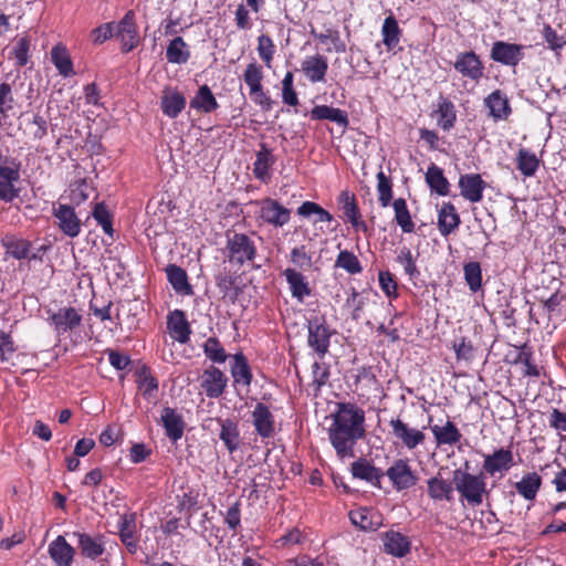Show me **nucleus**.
I'll return each mask as SVG.
<instances>
[{"label": "nucleus", "instance_id": "nucleus-12", "mask_svg": "<svg viewBox=\"0 0 566 566\" xmlns=\"http://www.w3.org/2000/svg\"><path fill=\"white\" fill-rule=\"evenodd\" d=\"M61 232L70 238H76L82 230V222L71 205L59 203L52 212Z\"/></svg>", "mask_w": 566, "mask_h": 566}, {"label": "nucleus", "instance_id": "nucleus-7", "mask_svg": "<svg viewBox=\"0 0 566 566\" xmlns=\"http://www.w3.org/2000/svg\"><path fill=\"white\" fill-rule=\"evenodd\" d=\"M397 492L409 490L418 483V475L407 459H397L384 473Z\"/></svg>", "mask_w": 566, "mask_h": 566}, {"label": "nucleus", "instance_id": "nucleus-35", "mask_svg": "<svg viewBox=\"0 0 566 566\" xmlns=\"http://www.w3.org/2000/svg\"><path fill=\"white\" fill-rule=\"evenodd\" d=\"M543 484L542 476L533 471L523 474L522 479L514 484V489L518 495L525 501L533 502Z\"/></svg>", "mask_w": 566, "mask_h": 566}, {"label": "nucleus", "instance_id": "nucleus-24", "mask_svg": "<svg viewBox=\"0 0 566 566\" xmlns=\"http://www.w3.org/2000/svg\"><path fill=\"white\" fill-rule=\"evenodd\" d=\"M167 328L170 336L178 343L186 344L190 340L191 327L182 310L169 312Z\"/></svg>", "mask_w": 566, "mask_h": 566}, {"label": "nucleus", "instance_id": "nucleus-26", "mask_svg": "<svg viewBox=\"0 0 566 566\" xmlns=\"http://www.w3.org/2000/svg\"><path fill=\"white\" fill-rule=\"evenodd\" d=\"M216 420L220 426L219 439L229 453L235 452L241 446L239 423L232 418H217Z\"/></svg>", "mask_w": 566, "mask_h": 566}, {"label": "nucleus", "instance_id": "nucleus-3", "mask_svg": "<svg viewBox=\"0 0 566 566\" xmlns=\"http://www.w3.org/2000/svg\"><path fill=\"white\" fill-rule=\"evenodd\" d=\"M227 258L231 264L243 266L253 263L258 249L252 235L234 230L226 231Z\"/></svg>", "mask_w": 566, "mask_h": 566}, {"label": "nucleus", "instance_id": "nucleus-25", "mask_svg": "<svg viewBox=\"0 0 566 566\" xmlns=\"http://www.w3.org/2000/svg\"><path fill=\"white\" fill-rule=\"evenodd\" d=\"M349 520L363 531H376L382 525V515L373 507L361 506L352 510Z\"/></svg>", "mask_w": 566, "mask_h": 566}, {"label": "nucleus", "instance_id": "nucleus-47", "mask_svg": "<svg viewBox=\"0 0 566 566\" xmlns=\"http://www.w3.org/2000/svg\"><path fill=\"white\" fill-rule=\"evenodd\" d=\"M31 38L28 34L17 36L13 40L10 57L14 59L18 69L25 66L30 61Z\"/></svg>", "mask_w": 566, "mask_h": 566}, {"label": "nucleus", "instance_id": "nucleus-33", "mask_svg": "<svg viewBox=\"0 0 566 566\" xmlns=\"http://www.w3.org/2000/svg\"><path fill=\"white\" fill-rule=\"evenodd\" d=\"M283 275L289 284L292 296L298 302L303 303L304 298L312 294L310 283L301 272L287 268L283 271Z\"/></svg>", "mask_w": 566, "mask_h": 566}, {"label": "nucleus", "instance_id": "nucleus-6", "mask_svg": "<svg viewBox=\"0 0 566 566\" xmlns=\"http://www.w3.org/2000/svg\"><path fill=\"white\" fill-rule=\"evenodd\" d=\"M48 322L57 336H64L77 331L83 322L78 310L72 306H63L57 311H48Z\"/></svg>", "mask_w": 566, "mask_h": 566}, {"label": "nucleus", "instance_id": "nucleus-34", "mask_svg": "<svg viewBox=\"0 0 566 566\" xmlns=\"http://www.w3.org/2000/svg\"><path fill=\"white\" fill-rule=\"evenodd\" d=\"M118 535L127 551L130 554H135L138 548L135 514H124L120 516L118 522Z\"/></svg>", "mask_w": 566, "mask_h": 566}, {"label": "nucleus", "instance_id": "nucleus-8", "mask_svg": "<svg viewBox=\"0 0 566 566\" xmlns=\"http://www.w3.org/2000/svg\"><path fill=\"white\" fill-rule=\"evenodd\" d=\"M389 427L397 443L407 450H415L424 443V432L420 429L409 427L400 417L391 418L389 420Z\"/></svg>", "mask_w": 566, "mask_h": 566}, {"label": "nucleus", "instance_id": "nucleus-28", "mask_svg": "<svg viewBox=\"0 0 566 566\" xmlns=\"http://www.w3.org/2000/svg\"><path fill=\"white\" fill-rule=\"evenodd\" d=\"M48 553L55 565L71 566L76 552L63 535H59L49 544Z\"/></svg>", "mask_w": 566, "mask_h": 566}, {"label": "nucleus", "instance_id": "nucleus-29", "mask_svg": "<svg viewBox=\"0 0 566 566\" xmlns=\"http://www.w3.org/2000/svg\"><path fill=\"white\" fill-rule=\"evenodd\" d=\"M186 97L176 88L166 87L160 98V108L169 118L178 117L186 107Z\"/></svg>", "mask_w": 566, "mask_h": 566}, {"label": "nucleus", "instance_id": "nucleus-36", "mask_svg": "<svg viewBox=\"0 0 566 566\" xmlns=\"http://www.w3.org/2000/svg\"><path fill=\"white\" fill-rule=\"evenodd\" d=\"M275 164V157L265 144L260 145L256 158L253 164V174L256 179L268 182L271 179V168Z\"/></svg>", "mask_w": 566, "mask_h": 566}, {"label": "nucleus", "instance_id": "nucleus-21", "mask_svg": "<svg viewBox=\"0 0 566 566\" xmlns=\"http://www.w3.org/2000/svg\"><path fill=\"white\" fill-rule=\"evenodd\" d=\"M73 536L77 538V548L83 557L97 559L105 552V543L103 535L92 536L84 532H74Z\"/></svg>", "mask_w": 566, "mask_h": 566}, {"label": "nucleus", "instance_id": "nucleus-54", "mask_svg": "<svg viewBox=\"0 0 566 566\" xmlns=\"http://www.w3.org/2000/svg\"><path fill=\"white\" fill-rule=\"evenodd\" d=\"M297 214L304 218L315 216V219L313 221L314 223L331 222L333 220V216L322 206L314 201H304L297 208Z\"/></svg>", "mask_w": 566, "mask_h": 566}, {"label": "nucleus", "instance_id": "nucleus-63", "mask_svg": "<svg viewBox=\"0 0 566 566\" xmlns=\"http://www.w3.org/2000/svg\"><path fill=\"white\" fill-rule=\"evenodd\" d=\"M256 51L265 66L271 67L275 54V44L270 35L261 34L258 38Z\"/></svg>", "mask_w": 566, "mask_h": 566}, {"label": "nucleus", "instance_id": "nucleus-19", "mask_svg": "<svg viewBox=\"0 0 566 566\" xmlns=\"http://www.w3.org/2000/svg\"><path fill=\"white\" fill-rule=\"evenodd\" d=\"M251 416L254 430L262 439H270L274 436L275 419L265 403L258 402Z\"/></svg>", "mask_w": 566, "mask_h": 566}, {"label": "nucleus", "instance_id": "nucleus-15", "mask_svg": "<svg viewBox=\"0 0 566 566\" xmlns=\"http://www.w3.org/2000/svg\"><path fill=\"white\" fill-rule=\"evenodd\" d=\"M337 202L340 206L344 219L348 221L356 231L367 232L368 227L361 219L356 196L348 190H344L338 195Z\"/></svg>", "mask_w": 566, "mask_h": 566}, {"label": "nucleus", "instance_id": "nucleus-27", "mask_svg": "<svg viewBox=\"0 0 566 566\" xmlns=\"http://www.w3.org/2000/svg\"><path fill=\"white\" fill-rule=\"evenodd\" d=\"M350 472L355 479L369 482L374 486L381 488V479L384 472L381 469L376 468L370 461L365 458H359L352 463Z\"/></svg>", "mask_w": 566, "mask_h": 566}, {"label": "nucleus", "instance_id": "nucleus-14", "mask_svg": "<svg viewBox=\"0 0 566 566\" xmlns=\"http://www.w3.org/2000/svg\"><path fill=\"white\" fill-rule=\"evenodd\" d=\"M483 105L489 111V117L495 123L507 120L512 114L506 93L499 88L484 97Z\"/></svg>", "mask_w": 566, "mask_h": 566}, {"label": "nucleus", "instance_id": "nucleus-11", "mask_svg": "<svg viewBox=\"0 0 566 566\" xmlns=\"http://www.w3.org/2000/svg\"><path fill=\"white\" fill-rule=\"evenodd\" d=\"M524 49L522 44L495 41L492 44L490 57L500 64L515 67L524 59Z\"/></svg>", "mask_w": 566, "mask_h": 566}, {"label": "nucleus", "instance_id": "nucleus-61", "mask_svg": "<svg viewBox=\"0 0 566 566\" xmlns=\"http://www.w3.org/2000/svg\"><path fill=\"white\" fill-rule=\"evenodd\" d=\"M93 218L102 227L103 231L113 237V218L104 202L95 203L92 212Z\"/></svg>", "mask_w": 566, "mask_h": 566}, {"label": "nucleus", "instance_id": "nucleus-58", "mask_svg": "<svg viewBox=\"0 0 566 566\" xmlns=\"http://www.w3.org/2000/svg\"><path fill=\"white\" fill-rule=\"evenodd\" d=\"M464 280L471 292L476 293L482 287V270L476 261L463 265Z\"/></svg>", "mask_w": 566, "mask_h": 566}, {"label": "nucleus", "instance_id": "nucleus-31", "mask_svg": "<svg viewBox=\"0 0 566 566\" xmlns=\"http://www.w3.org/2000/svg\"><path fill=\"white\" fill-rule=\"evenodd\" d=\"M461 219L452 202H443L438 210V229L442 237L447 238L460 226Z\"/></svg>", "mask_w": 566, "mask_h": 566}, {"label": "nucleus", "instance_id": "nucleus-17", "mask_svg": "<svg viewBox=\"0 0 566 566\" xmlns=\"http://www.w3.org/2000/svg\"><path fill=\"white\" fill-rule=\"evenodd\" d=\"M116 36L120 39L122 51L128 53L139 43V35L135 21V13L129 10L117 24Z\"/></svg>", "mask_w": 566, "mask_h": 566}, {"label": "nucleus", "instance_id": "nucleus-39", "mask_svg": "<svg viewBox=\"0 0 566 566\" xmlns=\"http://www.w3.org/2000/svg\"><path fill=\"white\" fill-rule=\"evenodd\" d=\"M437 125L444 132L452 129L457 122V111L453 102L448 97H440L437 109Z\"/></svg>", "mask_w": 566, "mask_h": 566}, {"label": "nucleus", "instance_id": "nucleus-41", "mask_svg": "<svg viewBox=\"0 0 566 566\" xmlns=\"http://www.w3.org/2000/svg\"><path fill=\"white\" fill-rule=\"evenodd\" d=\"M311 118L314 120H331L342 127H347L348 115L345 111L328 105H316L310 112Z\"/></svg>", "mask_w": 566, "mask_h": 566}, {"label": "nucleus", "instance_id": "nucleus-57", "mask_svg": "<svg viewBox=\"0 0 566 566\" xmlns=\"http://www.w3.org/2000/svg\"><path fill=\"white\" fill-rule=\"evenodd\" d=\"M335 268L343 269L352 275L359 274L363 271V266L358 258L348 250L339 251L335 261Z\"/></svg>", "mask_w": 566, "mask_h": 566}, {"label": "nucleus", "instance_id": "nucleus-23", "mask_svg": "<svg viewBox=\"0 0 566 566\" xmlns=\"http://www.w3.org/2000/svg\"><path fill=\"white\" fill-rule=\"evenodd\" d=\"M135 377L137 390L143 398L149 402L155 401L157 399L159 381L151 374L150 368L147 365H142L136 369Z\"/></svg>", "mask_w": 566, "mask_h": 566}, {"label": "nucleus", "instance_id": "nucleus-16", "mask_svg": "<svg viewBox=\"0 0 566 566\" xmlns=\"http://www.w3.org/2000/svg\"><path fill=\"white\" fill-rule=\"evenodd\" d=\"M458 187L463 199L476 203L483 200V192L488 184L480 174L471 172L460 175Z\"/></svg>", "mask_w": 566, "mask_h": 566}, {"label": "nucleus", "instance_id": "nucleus-55", "mask_svg": "<svg viewBox=\"0 0 566 566\" xmlns=\"http://www.w3.org/2000/svg\"><path fill=\"white\" fill-rule=\"evenodd\" d=\"M49 124L40 113L33 114L31 119L25 122L24 133L33 140H41L48 135Z\"/></svg>", "mask_w": 566, "mask_h": 566}, {"label": "nucleus", "instance_id": "nucleus-13", "mask_svg": "<svg viewBox=\"0 0 566 566\" xmlns=\"http://www.w3.org/2000/svg\"><path fill=\"white\" fill-rule=\"evenodd\" d=\"M514 465V455L511 448H500L490 454L483 455L482 470L490 476L507 472Z\"/></svg>", "mask_w": 566, "mask_h": 566}, {"label": "nucleus", "instance_id": "nucleus-22", "mask_svg": "<svg viewBox=\"0 0 566 566\" xmlns=\"http://www.w3.org/2000/svg\"><path fill=\"white\" fill-rule=\"evenodd\" d=\"M261 219L274 227H283L291 219V211L274 199H265L260 210Z\"/></svg>", "mask_w": 566, "mask_h": 566}, {"label": "nucleus", "instance_id": "nucleus-5", "mask_svg": "<svg viewBox=\"0 0 566 566\" xmlns=\"http://www.w3.org/2000/svg\"><path fill=\"white\" fill-rule=\"evenodd\" d=\"M1 243L4 248L6 254L19 261H42L43 254L48 250L43 244L38 249H33L30 240L17 235H6L1 240Z\"/></svg>", "mask_w": 566, "mask_h": 566}, {"label": "nucleus", "instance_id": "nucleus-32", "mask_svg": "<svg viewBox=\"0 0 566 566\" xmlns=\"http://www.w3.org/2000/svg\"><path fill=\"white\" fill-rule=\"evenodd\" d=\"M161 423L166 436L174 442L181 439L185 430L182 416L176 409L165 407L161 411Z\"/></svg>", "mask_w": 566, "mask_h": 566}, {"label": "nucleus", "instance_id": "nucleus-62", "mask_svg": "<svg viewBox=\"0 0 566 566\" xmlns=\"http://www.w3.org/2000/svg\"><path fill=\"white\" fill-rule=\"evenodd\" d=\"M514 363L522 364L525 367L523 371L524 376L539 377V369L533 361V353L526 345L520 348Z\"/></svg>", "mask_w": 566, "mask_h": 566}, {"label": "nucleus", "instance_id": "nucleus-1", "mask_svg": "<svg viewBox=\"0 0 566 566\" xmlns=\"http://www.w3.org/2000/svg\"><path fill=\"white\" fill-rule=\"evenodd\" d=\"M365 433V411L355 403L339 402L328 428V439L337 457L353 458L354 448Z\"/></svg>", "mask_w": 566, "mask_h": 566}, {"label": "nucleus", "instance_id": "nucleus-42", "mask_svg": "<svg viewBox=\"0 0 566 566\" xmlns=\"http://www.w3.org/2000/svg\"><path fill=\"white\" fill-rule=\"evenodd\" d=\"M166 273L169 283L177 293L182 295L193 294V289L188 282L187 272L182 268L176 264H169L166 269Z\"/></svg>", "mask_w": 566, "mask_h": 566}, {"label": "nucleus", "instance_id": "nucleus-40", "mask_svg": "<svg viewBox=\"0 0 566 566\" xmlns=\"http://www.w3.org/2000/svg\"><path fill=\"white\" fill-rule=\"evenodd\" d=\"M190 107L199 113L209 114L219 108V103L211 88L207 84H203L190 99Z\"/></svg>", "mask_w": 566, "mask_h": 566}, {"label": "nucleus", "instance_id": "nucleus-2", "mask_svg": "<svg viewBox=\"0 0 566 566\" xmlns=\"http://www.w3.org/2000/svg\"><path fill=\"white\" fill-rule=\"evenodd\" d=\"M452 481L460 500L472 507L480 506L489 494L483 472L473 474L467 470L455 469L452 472Z\"/></svg>", "mask_w": 566, "mask_h": 566}, {"label": "nucleus", "instance_id": "nucleus-10", "mask_svg": "<svg viewBox=\"0 0 566 566\" xmlns=\"http://www.w3.org/2000/svg\"><path fill=\"white\" fill-rule=\"evenodd\" d=\"M227 375L218 367L211 365L203 369L200 376V387L208 398H220L228 386Z\"/></svg>", "mask_w": 566, "mask_h": 566}, {"label": "nucleus", "instance_id": "nucleus-30", "mask_svg": "<svg viewBox=\"0 0 566 566\" xmlns=\"http://www.w3.org/2000/svg\"><path fill=\"white\" fill-rule=\"evenodd\" d=\"M301 70L310 82H325V76L328 70L327 57L322 54L307 56L303 60Z\"/></svg>", "mask_w": 566, "mask_h": 566}, {"label": "nucleus", "instance_id": "nucleus-50", "mask_svg": "<svg viewBox=\"0 0 566 566\" xmlns=\"http://www.w3.org/2000/svg\"><path fill=\"white\" fill-rule=\"evenodd\" d=\"M231 375L235 384L249 387L253 375L245 356L242 353L234 355V364L231 367Z\"/></svg>", "mask_w": 566, "mask_h": 566}, {"label": "nucleus", "instance_id": "nucleus-46", "mask_svg": "<svg viewBox=\"0 0 566 566\" xmlns=\"http://www.w3.org/2000/svg\"><path fill=\"white\" fill-rule=\"evenodd\" d=\"M51 61L63 77H70L75 74L73 62L67 49L62 44H56L51 50Z\"/></svg>", "mask_w": 566, "mask_h": 566}, {"label": "nucleus", "instance_id": "nucleus-38", "mask_svg": "<svg viewBox=\"0 0 566 566\" xmlns=\"http://www.w3.org/2000/svg\"><path fill=\"white\" fill-rule=\"evenodd\" d=\"M384 547L386 553L396 557H403L410 552L411 543L406 535L389 531L384 535Z\"/></svg>", "mask_w": 566, "mask_h": 566}, {"label": "nucleus", "instance_id": "nucleus-45", "mask_svg": "<svg viewBox=\"0 0 566 566\" xmlns=\"http://www.w3.org/2000/svg\"><path fill=\"white\" fill-rule=\"evenodd\" d=\"M189 45L181 36L174 38L167 45L166 59L172 64H186L190 59Z\"/></svg>", "mask_w": 566, "mask_h": 566}, {"label": "nucleus", "instance_id": "nucleus-56", "mask_svg": "<svg viewBox=\"0 0 566 566\" xmlns=\"http://www.w3.org/2000/svg\"><path fill=\"white\" fill-rule=\"evenodd\" d=\"M311 35L323 44L331 42L334 51L337 53L346 52V44L342 40L339 31L335 28H328L325 32L319 33L312 29Z\"/></svg>", "mask_w": 566, "mask_h": 566}, {"label": "nucleus", "instance_id": "nucleus-64", "mask_svg": "<svg viewBox=\"0 0 566 566\" xmlns=\"http://www.w3.org/2000/svg\"><path fill=\"white\" fill-rule=\"evenodd\" d=\"M243 80L251 92H258L259 86L262 85L263 80L262 66L259 65L256 62L249 63L243 73Z\"/></svg>", "mask_w": 566, "mask_h": 566}, {"label": "nucleus", "instance_id": "nucleus-59", "mask_svg": "<svg viewBox=\"0 0 566 566\" xmlns=\"http://www.w3.org/2000/svg\"><path fill=\"white\" fill-rule=\"evenodd\" d=\"M202 350L208 359L217 364H223L228 355L217 337H209L202 345Z\"/></svg>", "mask_w": 566, "mask_h": 566}, {"label": "nucleus", "instance_id": "nucleus-48", "mask_svg": "<svg viewBox=\"0 0 566 566\" xmlns=\"http://www.w3.org/2000/svg\"><path fill=\"white\" fill-rule=\"evenodd\" d=\"M541 34L546 43V48L551 50L556 57H559L566 46V35L559 34L549 23L543 24Z\"/></svg>", "mask_w": 566, "mask_h": 566}, {"label": "nucleus", "instance_id": "nucleus-53", "mask_svg": "<svg viewBox=\"0 0 566 566\" xmlns=\"http://www.w3.org/2000/svg\"><path fill=\"white\" fill-rule=\"evenodd\" d=\"M516 163L517 169L524 177H533L539 167V160L536 155L526 148L518 150Z\"/></svg>", "mask_w": 566, "mask_h": 566}, {"label": "nucleus", "instance_id": "nucleus-4", "mask_svg": "<svg viewBox=\"0 0 566 566\" xmlns=\"http://www.w3.org/2000/svg\"><path fill=\"white\" fill-rule=\"evenodd\" d=\"M20 169L21 164L15 158L0 160V200L12 202L19 196L15 184L20 180Z\"/></svg>", "mask_w": 566, "mask_h": 566}, {"label": "nucleus", "instance_id": "nucleus-60", "mask_svg": "<svg viewBox=\"0 0 566 566\" xmlns=\"http://www.w3.org/2000/svg\"><path fill=\"white\" fill-rule=\"evenodd\" d=\"M92 187L85 178L74 181L70 186V201L74 206H80L90 198Z\"/></svg>", "mask_w": 566, "mask_h": 566}, {"label": "nucleus", "instance_id": "nucleus-52", "mask_svg": "<svg viewBox=\"0 0 566 566\" xmlns=\"http://www.w3.org/2000/svg\"><path fill=\"white\" fill-rule=\"evenodd\" d=\"M392 207L395 210V220L397 224L401 228L402 232L411 233L415 231V222L411 219L410 211L408 209L407 202L403 198H398L394 200Z\"/></svg>", "mask_w": 566, "mask_h": 566}, {"label": "nucleus", "instance_id": "nucleus-51", "mask_svg": "<svg viewBox=\"0 0 566 566\" xmlns=\"http://www.w3.org/2000/svg\"><path fill=\"white\" fill-rule=\"evenodd\" d=\"M214 282L223 300L229 298L234 301L237 298L238 293L234 287L235 279L232 276L230 271L227 270V268L214 274Z\"/></svg>", "mask_w": 566, "mask_h": 566}, {"label": "nucleus", "instance_id": "nucleus-49", "mask_svg": "<svg viewBox=\"0 0 566 566\" xmlns=\"http://www.w3.org/2000/svg\"><path fill=\"white\" fill-rule=\"evenodd\" d=\"M396 262L403 268L405 274L410 281L416 282L420 277V271L417 266V255H413L408 247L399 249Z\"/></svg>", "mask_w": 566, "mask_h": 566}, {"label": "nucleus", "instance_id": "nucleus-44", "mask_svg": "<svg viewBox=\"0 0 566 566\" xmlns=\"http://www.w3.org/2000/svg\"><path fill=\"white\" fill-rule=\"evenodd\" d=\"M402 30L400 29L396 17L390 13L385 18L381 27L382 43L388 51L394 50L400 42Z\"/></svg>", "mask_w": 566, "mask_h": 566}, {"label": "nucleus", "instance_id": "nucleus-18", "mask_svg": "<svg viewBox=\"0 0 566 566\" xmlns=\"http://www.w3.org/2000/svg\"><path fill=\"white\" fill-rule=\"evenodd\" d=\"M332 333L324 319H315L308 323V345L321 357L328 352Z\"/></svg>", "mask_w": 566, "mask_h": 566}, {"label": "nucleus", "instance_id": "nucleus-9", "mask_svg": "<svg viewBox=\"0 0 566 566\" xmlns=\"http://www.w3.org/2000/svg\"><path fill=\"white\" fill-rule=\"evenodd\" d=\"M454 70L463 77L479 83L484 77V63L474 51L457 54L453 62Z\"/></svg>", "mask_w": 566, "mask_h": 566}, {"label": "nucleus", "instance_id": "nucleus-43", "mask_svg": "<svg viewBox=\"0 0 566 566\" xmlns=\"http://www.w3.org/2000/svg\"><path fill=\"white\" fill-rule=\"evenodd\" d=\"M426 182L431 191L439 196H448L450 192L449 180L443 175V170L433 163L427 169Z\"/></svg>", "mask_w": 566, "mask_h": 566}, {"label": "nucleus", "instance_id": "nucleus-20", "mask_svg": "<svg viewBox=\"0 0 566 566\" xmlns=\"http://www.w3.org/2000/svg\"><path fill=\"white\" fill-rule=\"evenodd\" d=\"M427 494L431 501L437 502H451L454 499V484L453 481L443 479L441 473L429 478L427 481Z\"/></svg>", "mask_w": 566, "mask_h": 566}, {"label": "nucleus", "instance_id": "nucleus-37", "mask_svg": "<svg viewBox=\"0 0 566 566\" xmlns=\"http://www.w3.org/2000/svg\"><path fill=\"white\" fill-rule=\"evenodd\" d=\"M430 429L438 447L455 446L461 441L462 434L451 420H448L443 426H431Z\"/></svg>", "mask_w": 566, "mask_h": 566}]
</instances>
